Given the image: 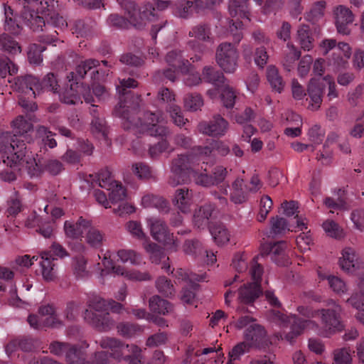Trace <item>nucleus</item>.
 <instances>
[{
	"label": "nucleus",
	"mask_w": 364,
	"mask_h": 364,
	"mask_svg": "<svg viewBox=\"0 0 364 364\" xmlns=\"http://www.w3.org/2000/svg\"><path fill=\"white\" fill-rule=\"evenodd\" d=\"M26 149L23 141L11 139L8 133L0 136V152L3 154L4 163L11 168L21 166L31 177L38 176L43 171V164Z\"/></svg>",
	"instance_id": "f257e3e1"
},
{
	"label": "nucleus",
	"mask_w": 364,
	"mask_h": 364,
	"mask_svg": "<svg viewBox=\"0 0 364 364\" xmlns=\"http://www.w3.org/2000/svg\"><path fill=\"white\" fill-rule=\"evenodd\" d=\"M102 66H107L106 61L99 63L95 60H87L80 63L77 68V75H75L71 73L68 76V81L70 83V88H65L59 93L60 100L68 105H75L80 102L79 92L82 93L86 102L91 103L94 102L92 97L90 95V90L83 85H79L77 77H83L84 75L90 70L95 69L92 73L101 74L103 77L107 75L108 73L105 70H102Z\"/></svg>",
	"instance_id": "f03ea898"
},
{
	"label": "nucleus",
	"mask_w": 364,
	"mask_h": 364,
	"mask_svg": "<svg viewBox=\"0 0 364 364\" xmlns=\"http://www.w3.org/2000/svg\"><path fill=\"white\" fill-rule=\"evenodd\" d=\"M114 113L122 118L123 126L126 129H136L138 132H147L155 136H162L167 133V129L164 125V119L162 117L155 116V114H145V118L147 120L145 123H142L139 118L137 122H135V110L130 109L129 107L122 102L115 107Z\"/></svg>",
	"instance_id": "7ed1b4c3"
},
{
	"label": "nucleus",
	"mask_w": 364,
	"mask_h": 364,
	"mask_svg": "<svg viewBox=\"0 0 364 364\" xmlns=\"http://www.w3.org/2000/svg\"><path fill=\"white\" fill-rule=\"evenodd\" d=\"M57 81L53 74H48L41 83L33 76H26L18 78L15 82L16 89L19 92V105L27 111H34L37 109L36 105L29 100L36 97L44 88L57 91Z\"/></svg>",
	"instance_id": "20e7f679"
},
{
	"label": "nucleus",
	"mask_w": 364,
	"mask_h": 364,
	"mask_svg": "<svg viewBox=\"0 0 364 364\" xmlns=\"http://www.w3.org/2000/svg\"><path fill=\"white\" fill-rule=\"evenodd\" d=\"M270 316L272 321L281 328L276 333L278 340H285L291 344L295 342L306 328L316 325L312 320L301 318L296 314L287 315L278 310L272 311Z\"/></svg>",
	"instance_id": "39448f33"
},
{
	"label": "nucleus",
	"mask_w": 364,
	"mask_h": 364,
	"mask_svg": "<svg viewBox=\"0 0 364 364\" xmlns=\"http://www.w3.org/2000/svg\"><path fill=\"white\" fill-rule=\"evenodd\" d=\"M108 300L97 294L88 297V309L84 312L85 320L99 331H108L114 326V321L107 311Z\"/></svg>",
	"instance_id": "423d86ee"
},
{
	"label": "nucleus",
	"mask_w": 364,
	"mask_h": 364,
	"mask_svg": "<svg viewBox=\"0 0 364 364\" xmlns=\"http://www.w3.org/2000/svg\"><path fill=\"white\" fill-rule=\"evenodd\" d=\"M166 60L168 64L174 68L173 70L169 69L164 73L166 77L171 81L175 80L180 71L186 74V77L183 80L186 85L192 87L201 82L202 80L199 74L194 71L193 66L187 60H183L182 55L176 51L173 50L168 53Z\"/></svg>",
	"instance_id": "0eeeda50"
},
{
	"label": "nucleus",
	"mask_w": 364,
	"mask_h": 364,
	"mask_svg": "<svg viewBox=\"0 0 364 364\" xmlns=\"http://www.w3.org/2000/svg\"><path fill=\"white\" fill-rule=\"evenodd\" d=\"M65 235L70 238L77 239L80 237L84 232H87L86 241L92 247H101L103 240V235L101 232L91 226L90 220L80 217L75 223L65 221L64 224Z\"/></svg>",
	"instance_id": "6e6552de"
},
{
	"label": "nucleus",
	"mask_w": 364,
	"mask_h": 364,
	"mask_svg": "<svg viewBox=\"0 0 364 364\" xmlns=\"http://www.w3.org/2000/svg\"><path fill=\"white\" fill-rule=\"evenodd\" d=\"M124 10L128 17L124 18L118 14H112L108 18V23L119 28H127L129 24L140 28L144 25V17L148 18L146 11L136 9L135 4L131 0H117Z\"/></svg>",
	"instance_id": "1a4fd4ad"
},
{
	"label": "nucleus",
	"mask_w": 364,
	"mask_h": 364,
	"mask_svg": "<svg viewBox=\"0 0 364 364\" xmlns=\"http://www.w3.org/2000/svg\"><path fill=\"white\" fill-rule=\"evenodd\" d=\"M341 307L334 304L332 309H321L317 310L318 317L321 319V328L319 335L329 338L337 332L341 331L344 326L341 321Z\"/></svg>",
	"instance_id": "9d476101"
},
{
	"label": "nucleus",
	"mask_w": 364,
	"mask_h": 364,
	"mask_svg": "<svg viewBox=\"0 0 364 364\" xmlns=\"http://www.w3.org/2000/svg\"><path fill=\"white\" fill-rule=\"evenodd\" d=\"M68 255L67 250L57 242L53 243L49 251L41 253L40 264L42 269V275L46 280L51 281L55 277L54 260L58 257L63 258Z\"/></svg>",
	"instance_id": "9b49d317"
},
{
	"label": "nucleus",
	"mask_w": 364,
	"mask_h": 364,
	"mask_svg": "<svg viewBox=\"0 0 364 364\" xmlns=\"http://www.w3.org/2000/svg\"><path fill=\"white\" fill-rule=\"evenodd\" d=\"M148 225L152 237L165 245H170L171 251H176L178 243L174 240L173 235L170 233L166 224L160 219L151 218L147 220Z\"/></svg>",
	"instance_id": "f8f14e48"
},
{
	"label": "nucleus",
	"mask_w": 364,
	"mask_h": 364,
	"mask_svg": "<svg viewBox=\"0 0 364 364\" xmlns=\"http://www.w3.org/2000/svg\"><path fill=\"white\" fill-rule=\"evenodd\" d=\"M238 53L231 43H221L216 51V61L225 72L232 73L237 67Z\"/></svg>",
	"instance_id": "ddd939ff"
},
{
	"label": "nucleus",
	"mask_w": 364,
	"mask_h": 364,
	"mask_svg": "<svg viewBox=\"0 0 364 364\" xmlns=\"http://www.w3.org/2000/svg\"><path fill=\"white\" fill-rule=\"evenodd\" d=\"M99 343L102 348L109 350L110 356L118 360H124L125 358L129 357L130 350L137 351V346L125 344L115 338H103Z\"/></svg>",
	"instance_id": "4468645a"
},
{
	"label": "nucleus",
	"mask_w": 364,
	"mask_h": 364,
	"mask_svg": "<svg viewBox=\"0 0 364 364\" xmlns=\"http://www.w3.org/2000/svg\"><path fill=\"white\" fill-rule=\"evenodd\" d=\"M191 159L186 156H180L173 160L171 165L169 183L176 186L181 183H186L191 178V171L189 170Z\"/></svg>",
	"instance_id": "2eb2a0df"
},
{
	"label": "nucleus",
	"mask_w": 364,
	"mask_h": 364,
	"mask_svg": "<svg viewBox=\"0 0 364 364\" xmlns=\"http://www.w3.org/2000/svg\"><path fill=\"white\" fill-rule=\"evenodd\" d=\"M287 244L284 241H279L274 244H263L261 246V257L271 256V259L279 266H287L289 263V257L286 253Z\"/></svg>",
	"instance_id": "dca6fc26"
},
{
	"label": "nucleus",
	"mask_w": 364,
	"mask_h": 364,
	"mask_svg": "<svg viewBox=\"0 0 364 364\" xmlns=\"http://www.w3.org/2000/svg\"><path fill=\"white\" fill-rule=\"evenodd\" d=\"M159 98L168 104V111L173 123L178 127L184 125L187 119L183 117L181 107L172 103L175 100L174 95L168 89L162 88L159 92Z\"/></svg>",
	"instance_id": "f3484780"
},
{
	"label": "nucleus",
	"mask_w": 364,
	"mask_h": 364,
	"mask_svg": "<svg viewBox=\"0 0 364 364\" xmlns=\"http://www.w3.org/2000/svg\"><path fill=\"white\" fill-rule=\"evenodd\" d=\"M244 341L252 348H261L267 346L266 331L258 324H252L244 332Z\"/></svg>",
	"instance_id": "a211bd4d"
},
{
	"label": "nucleus",
	"mask_w": 364,
	"mask_h": 364,
	"mask_svg": "<svg viewBox=\"0 0 364 364\" xmlns=\"http://www.w3.org/2000/svg\"><path fill=\"white\" fill-rule=\"evenodd\" d=\"M333 14L338 32L343 35L348 34V26L354 21L353 12L346 6L339 5L335 7Z\"/></svg>",
	"instance_id": "6ab92c4d"
},
{
	"label": "nucleus",
	"mask_w": 364,
	"mask_h": 364,
	"mask_svg": "<svg viewBox=\"0 0 364 364\" xmlns=\"http://www.w3.org/2000/svg\"><path fill=\"white\" fill-rule=\"evenodd\" d=\"M220 0H178L176 13L181 17L186 18L193 14L198 8L208 7L216 4Z\"/></svg>",
	"instance_id": "aec40b11"
},
{
	"label": "nucleus",
	"mask_w": 364,
	"mask_h": 364,
	"mask_svg": "<svg viewBox=\"0 0 364 364\" xmlns=\"http://www.w3.org/2000/svg\"><path fill=\"white\" fill-rule=\"evenodd\" d=\"M322 77L311 79L308 87L307 92L309 97V109L311 110H317L321 105L323 96V82Z\"/></svg>",
	"instance_id": "412c9836"
},
{
	"label": "nucleus",
	"mask_w": 364,
	"mask_h": 364,
	"mask_svg": "<svg viewBox=\"0 0 364 364\" xmlns=\"http://www.w3.org/2000/svg\"><path fill=\"white\" fill-rule=\"evenodd\" d=\"M203 75L205 80L215 86V89L208 90L207 95L213 100L217 98L218 93H222L223 85L226 84L225 77L220 73H215L210 66H205L203 68Z\"/></svg>",
	"instance_id": "4be33fe9"
},
{
	"label": "nucleus",
	"mask_w": 364,
	"mask_h": 364,
	"mask_svg": "<svg viewBox=\"0 0 364 364\" xmlns=\"http://www.w3.org/2000/svg\"><path fill=\"white\" fill-rule=\"evenodd\" d=\"M261 285L257 282L244 284L238 289V301L241 304H252L261 295Z\"/></svg>",
	"instance_id": "5701e85b"
},
{
	"label": "nucleus",
	"mask_w": 364,
	"mask_h": 364,
	"mask_svg": "<svg viewBox=\"0 0 364 364\" xmlns=\"http://www.w3.org/2000/svg\"><path fill=\"white\" fill-rule=\"evenodd\" d=\"M228 129V122L220 116H215L209 123L200 124V129L203 133L213 136H223Z\"/></svg>",
	"instance_id": "b1692460"
},
{
	"label": "nucleus",
	"mask_w": 364,
	"mask_h": 364,
	"mask_svg": "<svg viewBox=\"0 0 364 364\" xmlns=\"http://www.w3.org/2000/svg\"><path fill=\"white\" fill-rule=\"evenodd\" d=\"M213 206H198L194 211L193 221L194 225L199 229H204L209 227L213 223L210 221L216 218Z\"/></svg>",
	"instance_id": "393cba45"
},
{
	"label": "nucleus",
	"mask_w": 364,
	"mask_h": 364,
	"mask_svg": "<svg viewBox=\"0 0 364 364\" xmlns=\"http://www.w3.org/2000/svg\"><path fill=\"white\" fill-rule=\"evenodd\" d=\"M85 182L90 183L92 187L98 186L107 191L118 183L113 180L111 172L107 168L101 170L97 175H89Z\"/></svg>",
	"instance_id": "a878e982"
},
{
	"label": "nucleus",
	"mask_w": 364,
	"mask_h": 364,
	"mask_svg": "<svg viewBox=\"0 0 364 364\" xmlns=\"http://www.w3.org/2000/svg\"><path fill=\"white\" fill-rule=\"evenodd\" d=\"M341 269L348 273H355L358 263L355 251L351 247H346L342 251V257L339 259Z\"/></svg>",
	"instance_id": "bb28decb"
},
{
	"label": "nucleus",
	"mask_w": 364,
	"mask_h": 364,
	"mask_svg": "<svg viewBox=\"0 0 364 364\" xmlns=\"http://www.w3.org/2000/svg\"><path fill=\"white\" fill-rule=\"evenodd\" d=\"M144 249L149 253L150 259L152 263L159 264L164 260L162 269L168 272L171 267L168 263L169 258L166 257L163 250L158 245L153 242H147L144 244Z\"/></svg>",
	"instance_id": "cd10ccee"
},
{
	"label": "nucleus",
	"mask_w": 364,
	"mask_h": 364,
	"mask_svg": "<svg viewBox=\"0 0 364 364\" xmlns=\"http://www.w3.org/2000/svg\"><path fill=\"white\" fill-rule=\"evenodd\" d=\"M351 56V48L346 43H339L333 53V60L336 68H345Z\"/></svg>",
	"instance_id": "c85d7f7f"
},
{
	"label": "nucleus",
	"mask_w": 364,
	"mask_h": 364,
	"mask_svg": "<svg viewBox=\"0 0 364 364\" xmlns=\"http://www.w3.org/2000/svg\"><path fill=\"white\" fill-rule=\"evenodd\" d=\"M183 251L186 254L195 257L205 255L207 257H210L208 260L211 264L216 261V256L213 253L209 256L208 252L202 247V244L198 240H186L183 245Z\"/></svg>",
	"instance_id": "c756f323"
},
{
	"label": "nucleus",
	"mask_w": 364,
	"mask_h": 364,
	"mask_svg": "<svg viewBox=\"0 0 364 364\" xmlns=\"http://www.w3.org/2000/svg\"><path fill=\"white\" fill-rule=\"evenodd\" d=\"M43 321V325L46 327H55L60 324L54 306L51 304L42 306L38 310Z\"/></svg>",
	"instance_id": "7c9ffc66"
},
{
	"label": "nucleus",
	"mask_w": 364,
	"mask_h": 364,
	"mask_svg": "<svg viewBox=\"0 0 364 364\" xmlns=\"http://www.w3.org/2000/svg\"><path fill=\"white\" fill-rule=\"evenodd\" d=\"M209 231L214 241L218 245H224L230 240V234L226 228L220 223H212Z\"/></svg>",
	"instance_id": "2f4dec72"
},
{
	"label": "nucleus",
	"mask_w": 364,
	"mask_h": 364,
	"mask_svg": "<svg viewBox=\"0 0 364 364\" xmlns=\"http://www.w3.org/2000/svg\"><path fill=\"white\" fill-rule=\"evenodd\" d=\"M110 272L122 275L130 280L147 281L151 279L148 272H141L138 270H126L124 267L114 265Z\"/></svg>",
	"instance_id": "473e14b6"
},
{
	"label": "nucleus",
	"mask_w": 364,
	"mask_h": 364,
	"mask_svg": "<svg viewBox=\"0 0 364 364\" xmlns=\"http://www.w3.org/2000/svg\"><path fill=\"white\" fill-rule=\"evenodd\" d=\"M210 146L211 147L205 146L204 148L198 149V154L202 159H204L205 156L215 155L216 153L225 156L229 152L228 146L223 142L213 141L210 143Z\"/></svg>",
	"instance_id": "72a5a7b5"
},
{
	"label": "nucleus",
	"mask_w": 364,
	"mask_h": 364,
	"mask_svg": "<svg viewBox=\"0 0 364 364\" xmlns=\"http://www.w3.org/2000/svg\"><path fill=\"white\" fill-rule=\"evenodd\" d=\"M173 202L176 205H191L198 201V196L192 191L183 188L176 190Z\"/></svg>",
	"instance_id": "f704fd0d"
},
{
	"label": "nucleus",
	"mask_w": 364,
	"mask_h": 364,
	"mask_svg": "<svg viewBox=\"0 0 364 364\" xmlns=\"http://www.w3.org/2000/svg\"><path fill=\"white\" fill-rule=\"evenodd\" d=\"M154 4L156 7H153L152 5L148 4L139 9L141 11L144 9L146 11L148 18L144 17V25H146V21H152L156 18V14H154L155 9L164 11L171 6V2L167 0H154Z\"/></svg>",
	"instance_id": "c9c22d12"
},
{
	"label": "nucleus",
	"mask_w": 364,
	"mask_h": 364,
	"mask_svg": "<svg viewBox=\"0 0 364 364\" xmlns=\"http://www.w3.org/2000/svg\"><path fill=\"white\" fill-rule=\"evenodd\" d=\"M149 308L154 313L165 315L172 311L170 302L159 296H154L149 299Z\"/></svg>",
	"instance_id": "e433bc0d"
},
{
	"label": "nucleus",
	"mask_w": 364,
	"mask_h": 364,
	"mask_svg": "<svg viewBox=\"0 0 364 364\" xmlns=\"http://www.w3.org/2000/svg\"><path fill=\"white\" fill-rule=\"evenodd\" d=\"M267 77L271 87L279 93L282 92L284 82L274 66L270 65L267 68Z\"/></svg>",
	"instance_id": "4c0bfd02"
},
{
	"label": "nucleus",
	"mask_w": 364,
	"mask_h": 364,
	"mask_svg": "<svg viewBox=\"0 0 364 364\" xmlns=\"http://www.w3.org/2000/svg\"><path fill=\"white\" fill-rule=\"evenodd\" d=\"M183 106L187 111L196 112L203 106V100L199 94L189 93L183 98Z\"/></svg>",
	"instance_id": "58836bf2"
},
{
	"label": "nucleus",
	"mask_w": 364,
	"mask_h": 364,
	"mask_svg": "<svg viewBox=\"0 0 364 364\" xmlns=\"http://www.w3.org/2000/svg\"><path fill=\"white\" fill-rule=\"evenodd\" d=\"M229 11L232 17L239 16L243 20H249L247 6L245 1L240 2L237 0H230Z\"/></svg>",
	"instance_id": "ea45409f"
},
{
	"label": "nucleus",
	"mask_w": 364,
	"mask_h": 364,
	"mask_svg": "<svg viewBox=\"0 0 364 364\" xmlns=\"http://www.w3.org/2000/svg\"><path fill=\"white\" fill-rule=\"evenodd\" d=\"M291 225H288L286 219L276 217L271 220V233L274 235H284L289 231H293Z\"/></svg>",
	"instance_id": "a19ab883"
},
{
	"label": "nucleus",
	"mask_w": 364,
	"mask_h": 364,
	"mask_svg": "<svg viewBox=\"0 0 364 364\" xmlns=\"http://www.w3.org/2000/svg\"><path fill=\"white\" fill-rule=\"evenodd\" d=\"M299 206H282L284 215L288 217L294 216V218L291 219L292 224H296V227L300 230H304L307 229V226L304 220L299 216Z\"/></svg>",
	"instance_id": "79ce46f5"
},
{
	"label": "nucleus",
	"mask_w": 364,
	"mask_h": 364,
	"mask_svg": "<svg viewBox=\"0 0 364 364\" xmlns=\"http://www.w3.org/2000/svg\"><path fill=\"white\" fill-rule=\"evenodd\" d=\"M287 120L294 122L295 127L287 128L284 130L285 134L290 137L299 136L301 134V126L302 124L300 116L294 112H288Z\"/></svg>",
	"instance_id": "37998d69"
},
{
	"label": "nucleus",
	"mask_w": 364,
	"mask_h": 364,
	"mask_svg": "<svg viewBox=\"0 0 364 364\" xmlns=\"http://www.w3.org/2000/svg\"><path fill=\"white\" fill-rule=\"evenodd\" d=\"M11 127L15 137H16L17 135L23 136L32 129L31 123L28 120L25 119L22 116L16 117L12 122Z\"/></svg>",
	"instance_id": "c03bdc74"
},
{
	"label": "nucleus",
	"mask_w": 364,
	"mask_h": 364,
	"mask_svg": "<svg viewBox=\"0 0 364 364\" xmlns=\"http://www.w3.org/2000/svg\"><path fill=\"white\" fill-rule=\"evenodd\" d=\"M109 191V200L112 203H121L127 198V191L119 183L114 184Z\"/></svg>",
	"instance_id": "a18cd8bd"
},
{
	"label": "nucleus",
	"mask_w": 364,
	"mask_h": 364,
	"mask_svg": "<svg viewBox=\"0 0 364 364\" xmlns=\"http://www.w3.org/2000/svg\"><path fill=\"white\" fill-rule=\"evenodd\" d=\"M297 38L301 47L304 50H310L313 48V39L309 33L307 26H301L297 31Z\"/></svg>",
	"instance_id": "49530a36"
},
{
	"label": "nucleus",
	"mask_w": 364,
	"mask_h": 364,
	"mask_svg": "<svg viewBox=\"0 0 364 364\" xmlns=\"http://www.w3.org/2000/svg\"><path fill=\"white\" fill-rule=\"evenodd\" d=\"M171 274L173 277L178 282L180 281H187L189 283L193 282L194 281L197 282H203L205 281L204 275H198L196 274L188 273L186 270L179 268L176 270H173Z\"/></svg>",
	"instance_id": "de8ad7c7"
},
{
	"label": "nucleus",
	"mask_w": 364,
	"mask_h": 364,
	"mask_svg": "<svg viewBox=\"0 0 364 364\" xmlns=\"http://www.w3.org/2000/svg\"><path fill=\"white\" fill-rule=\"evenodd\" d=\"M158 291L164 296L169 297L175 294V289L171 280L166 277H160L156 281Z\"/></svg>",
	"instance_id": "09e8293b"
},
{
	"label": "nucleus",
	"mask_w": 364,
	"mask_h": 364,
	"mask_svg": "<svg viewBox=\"0 0 364 364\" xmlns=\"http://www.w3.org/2000/svg\"><path fill=\"white\" fill-rule=\"evenodd\" d=\"M243 180L237 178L232 184L231 193L232 201L235 203H242L245 201L246 193L243 190Z\"/></svg>",
	"instance_id": "8fccbe9b"
},
{
	"label": "nucleus",
	"mask_w": 364,
	"mask_h": 364,
	"mask_svg": "<svg viewBox=\"0 0 364 364\" xmlns=\"http://www.w3.org/2000/svg\"><path fill=\"white\" fill-rule=\"evenodd\" d=\"M322 227L327 235L331 237L341 239L344 237L343 230L333 220H326Z\"/></svg>",
	"instance_id": "3c124183"
},
{
	"label": "nucleus",
	"mask_w": 364,
	"mask_h": 364,
	"mask_svg": "<svg viewBox=\"0 0 364 364\" xmlns=\"http://www.w3.org/2000/svg\"><path fill=\"white\" fill-rule=\"evenodd\" d=\"M0 48L11 54L19 53L21 51L18 43L6 34L0 36Z\"/></svg>",
	"instance_id": "603ef678"
},
{
	"label": "nucleus",
	"mask_w": 364,
	"mask_h": 364,
	"mask_svg": "<svg viewBox=\"0 0 364 364\" xmlns=\"http://www.w3.org/2000/svg\"><path fill=\"white\" fill-rule=\"evenodd\" d=\"M117 331L123 337L131 338L137 332L141 331V328L138 324L122 322L117 326Z\"/></svg>",
	"instance_id": "864d4df0"
},
{
	"label": "nucleus",
	"mask_w": 364,
	"mask_h": 364,
	"mask_svg": "<svg viewBox=\"0 0 364 364\" xmlns=\"http://www.w3.org/2000/svg\"><path fill=\"white\" fill-rule=\"evenodd\" d=\"M287 48L289 52L284 57L283 65L286 70L290 71L293 68L294 62L300 57L301 53L291 43L287 44Z\"/></svg>",
	"instance_id": "5fc2aeb1"
},
{
	"label": "nucleus",
	"mask_w": 364,
	"mask_h": 364,
	"mask_svg": "<svg viewBox=\"0 0 364 364\" xmlns=\"http://www.w3.org/2000/svg\"><path fill=\"white\" fill-rule=\"evenodd\" d=\"M117 256L123 263L129 262L132 264H139L141 262V256L134 250H119Z\"/></svg>",
	"instance_id": "6e6d98bb"
},
{
	"label": "nucleus",
	"mask_w": 364,
	"mask_h": 364,
	"mask_svg": "<svg viewBox=\"0 0 364 364\" xmlns=\"http://www.w3.org/2000/svg\"><path fill=\"white\" fill-rule=\"evenodd\" d=\"M348 202L347 192L342 188L334 191L333 196L326 198L323 201L324 205H343Z\"/></svg>",
	"instance_id": "4d7b16f0"
},
{
	"label": "nucleus",
	"mask_w": 364,
	"mask_h": 364,
	"mask_svg": "<svg viewBox=\"0 0 364 364\" xmlns=\"http://www.w3.org/2000/svg\"><path fill=\"white\" fill-rule=\"evenodd\" d=\"M199 285L194 282L188 283V287L183 289L181 300L186 304H193L196 299V291Z\"/></svg>",
	"instance_id": "13d9d810"
},
{
	"label": "nucleus",
	"mask_w": 364,
	"mask_h": 364,
	"mask_svg": "<svg viewBox=\"0 0 364 364\" xmlns=\"http://www.w3.org/2000/svg\"><path fill=\"white\" fill-rule=\"evenodd\" d=\"M261 257V255L255 256L250 264V274L253 279L254 282H257L260 284L262 276L264 272L263 267L258 263L259 258Z\"/></svg>",
	"instance_id": "bf43d9fd"
},
{
	"label": "nucleus",
	"mask_w": 364,
	"mask_h": 364,
	"mask_svg": "<svg viewBox=\"0 0 364 364\" xmlns=\"http://www.w3.org/2000/svg\"><path fill=\"white\" fill-rule=\"evenodd\" d=\"M86 264L87 261L84 257H75L73 262V272L77 279H83L87 275Z\"/></svg>",
	"instance_id": "052dcab7"
},
{
	"label": "nucleus",
	"mask_w": 364,
	"mask_h": 364,
	"mask_svg": "<svg viewBox=\"0 0 364 364\" xmlns=\"http://www.w3.org/2000/svg\"><path fill=\"white\" fill-rule=\"evenodd\" d=\"M235 95L232 88L227 83L223 85L221 100L223 105L227 108L232 107L235 104Z\"/></svg>",
	"instance_id": "680f3d73"
},
{
	"label": "nucleus",
	"mask_w": 364,
	"mask_h": 364,
	"mask_svg": "<svg viewBox=\"0 0 364 364\" xmlns=\"http://www.w3.org/2000/svg\"><path fill=\"white\" fill-rule=\"evenodd\" d=\"M45 50V48L41 45L33 44L31 45L28 50V58L32 64H39L42 58V52Z\"/></svg>",
	"instance_id": "e2e57ef3"
},
{
	"label": "nucleus",
	"mask_w": 364,
	"mask_h": 364,
	"mask_svg": "<svg viewBox=\"0 0 364 364\" xmlns=\"http://www.w3.org/2000/svg\"><path fill=\"white\" fill-rule=\"evenodd\" d=\"M333 356L335 364H353L350 350L346 348L335 350Z\"/></svg>",
	"instance_id": "0e129e2a"
},
{
	"label": "nucleus",
	"mask_w": 364,
	"mask_h": 364,
	"mask_svg": "<svg viewBox=\"0 0 364 364\" xmlns=\"http://www.w3.org/2000/svg\"><path fill=\"white\" fill-rule=\"evenodd\" d=\"M328 283L331 289L337 294H343L347 291L345 282L339 277L328 275L326 277Z\"/></svg>",
	"instance_id": "69168bd1"
},
{
	"label": "nucleus",
	"mask_w": 364,
	"mask_h": 364,
	"mask_svg": "<svg viewBox=\"0 0 364 364\" xmlns=\"http://www.w3.org/2000/svg\"><path fill=\"white\" fill-rule=\"evenodd\" d=\"M252 348L245 341L235 345L229 353V357L232 360H240V357L246 353L250 352Z\"/></svg>",
	"instance_id": "338daca9"
},
{
	"label": "nucleus",
	"mask_w": 364,
	"mask_h": 364,
	"mask_svg": "<svg viewBox=\"0 0 364 364\" xmlns=\"http://www.w3.org/2000/svg\"><path fill=\"white\" fill-rule=\"evenodd\" d=\"M247 255L245 253H237L232 259V266L239 273L244 272L247 269Z\"/></svg>",
	"instance_id": "774afa93"
}]
</instances>
